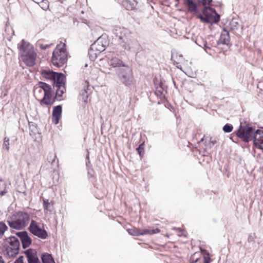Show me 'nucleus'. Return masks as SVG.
I'll use <instances>...</instances> for the list:
<instances>
[{"mask_svg": "<svg viewBox=\"0 0 263 263\" xmlns=\"http://www.w3.org/2000/svg\"><path fill=\"white\" fill-rule=\"evenodd\" d=\"M124 5L125 6V8L128 10H133L135 7L134 4H132L128 1L125 2Z\"/></svg>", "mask_w": 263, "mask_h": 263, "instance_id": "33", "label": "nucleus"}, {"mask_svg": "<svg viewBox=\"0 0 263 263\" xmlns=\"http://www.w3.org/2000/svg\"><path fill=\"white\" fill-rule=\"evenodd\" d=\"M39 86L40 88H41L42 89H43V90H44V92L47 90H51V86L45 83H43V82H40L39 84Z\"/></svg>", "mask_w": 263, "mask_h": 263, "instance_id": "29", "label": "nucleus"}, {"mask_svg": "<svg viewBox=\"0 0 263 263\" xmlns=\"http://www.w3.org/2000/svg\"><path fill=\"white\" fill-rule=\"evenodd\" d=\"M109 64L113 67H122L123 65V62L117 57H112L109 61Z\"/></svg>", "mask_w": 263, "mask_h": 263, "instance_id": "22", "label": "nucleus"}, {"mask_svg": "<svg viewBox=\"0 0 263 263\" xmlns=\"http://www.w3.org/2000/svg\"><path fill=\"white\" fill-rule=\"evenodd\" d=\"M28 263H40L35 250L29 249L24 252Z\"/></svg>", "mask_w": 263, "mask_h": 263, "instance_id": "13", "label": "nucleus"}, {"mask_svg": "<svg viewBox=\"0 0 263 263\" xmlns=\"http://www.w3.org/2000/svg\"><path fill=\"white\" fill-rule=\"evenodd\" d=\"M28 230L33 235L40 239H45L48 237V234L43 225L34 220H31Z\"/></svg>", "mask_w": 263, "mask_h": 263, "instance_id": "7", "label": "nucleus"}, {"mask_svg": "<svg viewBox=\"0 0 263 263\" xmlns=\"http://www.w3.org/2000/svg\"><path fill=\"white\" fill-rule=\"evenodd\" d=\"M61 113L62 106L61 105H58L53 108L52 111V120L55 124H58L61 117Z\"/></svg>", "mask_w": 263, "mask_h": 263, "instance_id": "18", "label": "nucleus"}, {"mask_svg": "<svg viewBox=\"0 0 263 263\" xmlns=\"http://www.w3.org/2000/svg\"><path fill=\"white\" fill-rule=\"evenodd\" d=\"M14 263H26L25 261V257L23 256H20Z\"/></svg>", "mask_w": 263, "mask_h": 263, "instance_id": "36", "label": "nucleus"}, {"mask_svg": "<svg viewBox=\"0 0 263 263\" xmlns=\"http://www.w3.org/2000/svg\"><path fill=\"white\" fill-rule=\"evenodd\" d=\"M233 127V126L229 124H226L223 127V130L226 133H230L232 132Z\"/></svg>", "mask_w": 263, "mask_h": 263, "instance_id": "34", "label": "nucleus"}, {"mask_svg": "<svg viewBox=\"0 0 263 263\" xmlns=\"http://www.w3.org/2000/svg\"><path fill=\"white\" fill-rule=\"evenodd\" d=\"M128 233L133 236H140L143 235H152L158 233L160 230L157 228H149L144 230L131 229L127 230Z\"/></svg>", "mask_w": 263, "mask_h": 263, "instance_id": "12", "label": "nucleus"}, {"mask_svg": "<svg viewBox=\"0 0 263 263\" xmlns=\"http://www.w3.org/2000/svg\"><path fill=\"white\" fill-rule=\"evenodd\" d=\"M7 193V184L4 180L0 179V197L4 196Z\"/></svg>", "mask_w": 263, "mask_h": 263, "instance_id": "24", "label": "nucleus"}, {"mask_svg": "<svg viewBox=\"0 0 263 263\" xmlns=\"http://www.w3.org/2000/svg\"><path fill=\"white\" fill-rule=\"evenodd\" d=\"M198 258H196L195 259V262H197V261H198Z\"/></svg>", "mask_w": 263, "mask_h": 263, "instance_id": "41", "label": "nucleus"}, {"mask_svg": "<svg viewBox=\"0 0 263 263\" xmlns=\"http://www.w3.org/2000/svg\"><path fill=\"white\" fill-rule=\"evenodd\" d=\"M253 141L256 147L263 149V131L262 130L257 129L255 131Z\"/></svg>", "mask_w": 263, "mask_h": 263, "instance_id": "14", "label": "nucleus"}, {"mask_svg": "<svg viewBox=\"0 0 263 263\" xmlns=\"http://www.w3.org/2000/svg\"><path fill=\"white\" fill-rule=\"evenodd\" d=\"M256 130L252 127L240 125L237 131V136L245 142L253 140V137Z\"/></svg>", "mask_w": 263, "mask_h": 263, "instance_id": "10", "label": "nucleus"}, {"mask_svg": "<svg viewBox=\"0 0 263 263\" xmlns=\"http://www.w3.org/2000/svg\"><path fill=\"white\" fill-rule=\"evenodd\" d=\"M40 7L44 10H46L48 8V2L47 0H42L40 3Z\"/></svg>", "mask_w": 263, "mask_h": 263, "instance_id": "31", "label": "nucleus"}, {"mask_svg": "<svg viewBox=\"0 0 263 263\" xmlns=\"http://www.w3.org/2000/svg\"><path fill=\"white\" fill-rule=\"evenodd\" d=\"M230 37L229 32L227 30L223 29L221 33L220 39L219 40V43L228 45L230 42Z\"/></svg>", "mask_w": 263, "mask_h": 263, "instance_id": "19", "label": "nucleus"}, {"mask_svg": "<svg viewBox=\"0 0 263 263\" xmlns=\"http://www.w3.org/2000/svg\"><path fill=\"white\" fill-rule=\"evenodd\" d=\"M118 76L121 82L126 86H129L134 84L132 70L127 65L120 68Z\"/></svg>", "mask_w": 263, "mask_h": 263, "instance_id": "8", "label": "nucleus"}, {"mask_svg": "<svg viewBox=\"0 0 263 263\" xmlns=\"http://www.w3.org/2000/svg\"><path fill=\"white\" fill-rule=\"evenodd\" d=\"M44 97L40 100L41 104L50 105L54 102V99L52 97L51 90L46 91L44 95Z\"/></svg>", "mask_w": 263, "mask_h": 263, "instance_id": "17", "label": "nucleus"}, {"mask_svg": "<svg viewBox=\"0 0 263 263\" xmlns=\"http://www.w3.org/2000/svg\"><path fill=\"white\" fill-rule=\"evenodd\" d=\"M204 263H210V258L209 257L208 255L204 256Z\"/></svg>", "mask_w": 263, "mask_h": 263, "instance_id": "38", "label": "nucleus"}, {"mask_svg": "<svg viewBox=\"0 0 263 263\" xmlns=\"http://www.w3.org/2000/svg\"><path fill=\"white\" fill-rule=\"evenodd\" d=\"M88 95L89 93L85 89H82L80 93L79 99L82 100L85 103H87Z\"/></svg>", "mask_w": 263, "mask_h": 263, "instance_id": "25", "label": "nucleus"}, {"mask_svg": "<svg viewBox=\"0 0 263 263\" xmlns=\"http://www.w3.org/2000/svg\"><path fill=\"white\" fill-rule=\"evenodd\" d=\"M197 18L203 23H216L219 21L220 16L216 11L209 7H205L202 10V14L196 13Z\"/></svg>", "mask_w": 263, "mask_h": 263, "instance_id": "6", "label": "nucleus"}, {"mask_svg": "<svg viewBox=\"0 0 263 263\" xmlns=\"http://www.w3.org/2000/svg\"><path fill=\"white\" fill-rule=\"evenodd\" d=\"M7 229V226L4 223L0 222V239L2 238L5 231Z\"/></svg>", "mask_w": 263, "mask_h": 263, "instance_id": "28", "label": "nucleus"}, {"mask_svg": "<svg viewBox=\"0 0 263 263\" xmlns=\"http://www.w3.org/2000/svg\"><path fill=\"white\" fill-rule=\"evenodd\" d=\"M40 93L44 95V90H43V89H42L40 87H35L34 90V96L37 99H39L41 97V96H40Z\"/></svg>", "mask_w": 263, "mask_h": 263, "instance_id": "26", "label": "nucleus"}, {"mask_svg": "<svg viewBox=\"0 0 263 263\" xmlns=\"http://www.w3.org/2000/svg\"><path fill=\"white\" fill-rule=\"evenodd\" d=\"M114 33L116 36L122 40V42H124L130 35L129 31L123 27H117L115 28L114 30Z\"/></svg>", "mask_w": 263, "mask_h": 263, "instance_id": "15", "label": "nucleus"}, {"mask_svg": "<svg viewBox=\"0 0 263 263\" xmlns=\"http://www.w3.org/2000/svg\"><path fill=\"white\" fill-rule=\"evenodd\" d=\"M42 263H55L51 255L48 253H44L41 256Z\"/></svg>", "mask_w": 263, "mask_h": 263, "instance_id": "23", "label": "nucleus"}, {"mask_svg": "<svg viewBox=\"0 0 263 263\" xmlns=\"http://www.w3.org/2000/svg\"><path fill=\"white\" fill-rule=\"evenodd\" d=\"M50 45L49 44H40L39 46L42 49H46L48 48Z\"/></svg>", "mask_w": 263, "mask_h": 263, "instance_id": "37", "label": "nucleus"}, {"mask_svg": "<svg viewBox=\"0 0 263 263\" xmlns=\"http://www.w3.org/2000/svg\"><path fill=\"white\" fill-rule=\"evenodd\" d=\"M67 55L66 52L65 44H58L52 53L51 59L53 65L60 67L66 63Z\"/></svg>", "mask_w": 263, "mask_h": 263, "instance_id": "4", "label": "nucleus"}, {"mask_svg": "<svg viewBox=\"0 0 263 263\" xmlns=\"http://www.w3.org/2000/svg\"><path fill=\"white\" fill-rule=\"evenodd\" d=\"M16 234L20 238L24 248H26L30 246L31 243V239L26 231L18 232Z\"/></svg>", "mask_w": 263, "mask_h": 263, "instance_id": "16", "label": "nucleus"}, {"mask_svg": "<svg viewBox=\"0 0 263 263\" xmlns=\"http://www.w3.org/2000/svg\"><path fill=\"white\" fill-rule=\"evenodd\" d=\"M212 2V0H199L198 2L196 3V6L197 9V11L196 12H192L193 14H195L198 13V8L197 5L199 3H202L203 5H205L207 4H209Z\"/></svg>", "mask_w": 263, "mask_h": 263, "instance_id": "30", "label": "nucleus"}, {"mask_svg": "<svg viewBox=\"0 0 263 263\" xmlns=\"http://www.w3.org/2000/svg\"><path fill=\"white\" fill-rule=\"evenodd\" d=\"M54 86L57 88L56 96L62 97L66 91V78L64 74L57 72L53 81Z\"/></svg>", "mask_w": 263, "mask_h": 263, "instance_id": "9", "label": "nucleus"}, {"mask_svg": "<svg viewBox=\"0 0 263 263\" xmlns=\"http://www.w3.org/2000/svg\"><path fill=\"white\" fill-rule=\"evenodd\" d=\"M43 206L45 212L46 213L48 211H51V206L48 200L43 199Z\"/></svg>", "mask_w": 263, "mask_h": 263, "instance_id": "27", "label": "nucleus"}, {"mask_svg": "<svg viewBox=\"0 0 263 263\" xmlns=\"http://www.w3.org/2000/svg\"><path fill=\"white\" fill-rule=\"evenodd\" d=\"M30 221V215L24 211H18L9 216L7 222L10 228L16 230L25 228Z\"/></svg>", "mask_w": 263, "mask_h": 263, "instance_id": "2", "label": "nucleus"}, {"mask_svg": "<svg viewBox=\"0 0 263 263\" xmlns=\"http://www.w3.org/2000/svg\"><path fill=\"white\" fill-rule=\"evenodd\" d=\"M2 244L4 252L8 257H14L18 253L20 242L15 236L6 238L4 240Z\"/></svg>", "mask_w": 263, "mask_h": 263, "instance_id": "3", "label": "nucleus"}, {"mask_svg": "<svg viewBox=\"0 0 263 263\" xmlns=\"http://www.w3.org/2000/svg\"><path fill=\"white\" fill-rule=\"evenodd\" d=\"M57 72H53L50 70H43L41 71V74L43 77L46 79L50 80L52 81L55 79V76Z\"/></svg>", "mask_w": 263, "mask_h": 263, "instance_id": "21", "label": "nucleus"}, {"mask_svg": "<svg viewBox=\"0 0 263 263\" xmlns=\"http://www.w3.org/2000/svg\"><path fill=\"white\" fill-rule=\"evenodd\" d=\"M233 23H235V22H234V21H232L231 22V24H233Z\"/></svg>", "mask_w": 263, "mask_h": 263, "instance_id": "42", "label": "nucleus"}, {"mask_svg": "<svg viewBox=\"0 0 263 263\" xmlns=\"http://www.w3.org/2000/svg\"><path fill=\"white\" fill-rule=\"evenodd\" d=\"M136 150L138 151V154L140 156H141L143 154L144 151V144L142 143L139 145V146L136 148Z\"/></svg>", "mask_w": 263, "mask_h": 263, "instance_id": "35", "label": "nucleus"}, {"mask_svg": "<svg viewBox=\"0 0 263 263\" xmlns=\"http://www.w3.org/2000/svg\"><path fill=\"white\" fill-rule=\"evenodd\" d=\"M199 0H184V4L188 7V11L190 12H196L197 11L196 3Z\"/></svg>", "mask_w": 263, "mask_h": 263, "instance_id": "20", "label": "nucleus"}, {"mask_svg": "<svg viewBox=\"0 0 263 263\" xmlns=\"http://www.w3.org/2000/svg\"><path fill=\"white\" fill-rule=\"evenodd\" d=\"M18 46L22 61L29 66L34 65L36 54L33 46L24 40H22Z\"/></svg>", "mask_w": 263, "mask_h": 263, "instance_id": "1", "label": "nucleus"}, {"mask_svg": "<svg viewBox=\"0 0 263 263\" xmlns=\"http://www.w3.org/2000/svg\"><path fill=\"white\" fill-rule=\"evenodd\" d=\"M108 45L107 40L104 37H99L90 46L88 52L89 58L92 61H95L98 55L105 50Z\"/></svg>", "mask_w": 263, "mask_h": 263, "instance_id": "5", "label": "nucleus"}, {"mask_svg": "<svg viewBox=\"0 0 263 263\" xmlns=\"http://www.w3.org/2000/svg\"><path fill=\"white\" fill-rule=\"evenodd\" d=\"M121 46L126 50L135 52L140 49V44L131 35L124 42H121Z\"/></svg>", "mask_w": 263, "mask_h": 263, "instance_id": "11", "label": "nucleus"}, {"mask_svg": "<svg viewBox=\"0 0 263 263\" xmlns=\"http://www.w3.org/2000/svg\"><path fill=\"white\" fill-rule=\"evenodd\" d=\"M199 254V253H194V254L193 255V258L194 259V257H195L196 256H198V255Z\"/></svg>", "mask_w": 263, "mask_h": 263, "instance_id": "40", "label": "nucleus"}, {"mask_svg": "<svg viewBox=\"0 0 263 263\" xmlns=\"http://www.w3.org/2000/svg\"><path fill=\"white\" fill-rule=\"evenodd\" d=\"M3 148H5L7 151L9 149V139L5 137L4 139V143L3 144Z\"/></svg>", "mask_w": 263, "mask_h": 263, "instance_id": "32", "label": "nucleus"}, {"mask_svg": "<svg viewBox=\"0 0 263 263\" xmlns=\"http://www.w3.org/2000/svg\"><path fill=\"white\" fill-rule=\"evenodd\" d=\"M0 263H5L3 257L2 256H0Z\"/></svg>", "mask_w": 263, "mask_h": 263, "instance_id": "39", "label": "nucleus"}]
</instances>
